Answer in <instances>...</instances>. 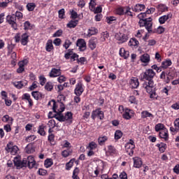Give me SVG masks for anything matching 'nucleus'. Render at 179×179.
<instances>
[{"instance_id": "ea45409f", "label": "nucleus", "mask_w": 179, "mask_h": 179, "mask_svg": "<svg viewBox=\"0 0 179 179\" xmlns=\"http://www.w3.org/2000/svg\"><path fill=\"white\" fill-rule=\"evenodd\" d=\"M122 117L124 120H131V118L134 117V113H123Z\"/></svg>"}, {"instance_id": "9b49d317", "label": "nucleus", "mask_w": 179, "mask_h": 179, "mask_svg": "<svg viewBox=\"0 0 179 179\" xmlns=\"http://www.w3.org/2000/svg\"><path fill=\"white\" fill-rule=\"evenodd\" d=\"M146 9V6L145 4H141V3H137L134 6H131V10L133 12H136L137 13H139V12H142Z\"/></svg>"}, {"instance_id": "412c9836", "label": "nucleus", "mask_w": 179, "mask_h": 179, "mask_svg": "<svg viewBox=\"0 0 179 179\" xmlns=\"http://www.w3.org/2000/svg\"><path fill=\"white\" fill-rule=\"evenodd\" d=\"M79 24V20H71L67 24L66 27L69 29H75Z\"/></svg>"}, {"instance_id": "6e6d98bb", "label": "nucleus", "mask_w": 179, "mask_h": 179, "mask_svg": "<svg viewBox=\"0 0 179 179\" xmlns=\"http://www.w3.org/2000/svg\"><path fill=\"white\" fill-rule=\"evenodd\" d=\"M31 27V23H30V22L26 21L24 23V30H30Z\"/></svg>"}, {"instance_id": "a18cd8bd", "label": "nucleus", "mask_w": 179, "mask_h": 179, "mask_svg": "<svg viewBox=\"0 0 179 179\" xmlns=\"http://www.w3.org/2000/svg\"><path fill=\"white\" fill-rule=\"evenodd\" d=\"M3 122H12L13 121V118L9 117L8 115H4L2 117Z\"/></svg>"}, {"instance_id": "e433bc0d", "label": "nucleus", "mask_w": 179, "mask_h": 179, "mask_svg": "<svg viewBox=\"0 0 179 179\" xmlns=\"http://www.w3.org/2000/svg\"><path fill=\"white\" fill-rule=\"evenodd\" d=\"M131 9H132V7L126 6L124 15H126L127 16H130V17H134V13H131Z\"/></svg>"}, {"instance_id": "f704fd0d", "label": "nucleus", "mask_w": 179, "mask_h": 179, "mask_svg": "<svg viewBox=\"0 0 179 179\" xmlns=\"http://www.w3.org/2000/svg\"><path fill=\"white\" fill-rule=\"evenodd\" d=\"M158 10L159 12H167V10H169V7L164 4H159Z\"/></svg>"}, {"instance_id": "4468645a", "label": "nucleus", "mask_w": 179, "mask_h": 179, "mask_svg": "<svg viewBox=\"0 0 179 179\" xmlns=\"http://www.w3.org/2000/svg\"><path fill=\"white\" fill-rule=\"evenodd\" d=\"M171 17H173V14L171 13L162 15L159 18V23L161 24H164V23H166L169 19H171Z\"/></svg>"}, {"instance_id": "0e129e2a", "label": "nucleus", "mask_w": 179, "mask_h": 179, "mask_svg": "<svg viewBox=\"0 0 179 179\" xmlns=\"http://www.w3.org/2000/svg\"><path fill=\"white\" fill-rule=\"evenodd\" d=\"M52 164L53 163L52 161H51V159H46L45 161V166L47 169H48V167H51Z\"/></svg>"}, {"instance_id": "a211bd4d", "label": "nucleus", "mask_w": 179, "mask_h": 179, "mask_svg": "<svg viewBox=\"0 0 179 179\" xmlns=\"http://www.w3.org/2000/svg\"><path fill=\"white\" fill-rule=\"evenodd\" d=\"M119 54L120 57L124 58V59H127L129 58V51L125 50V48H121L119 50Z\"/></svg>"}, {"instance_id": "393cba45", "label": "nucleus", "mask_w": 179, "mask_h": 179, "mask_svg": "<svg viewBox=\"0 0 179 179\" xmlns=\"http://www.w3.org/2000/svg\"><path fill=\"white\" fill-rule=\"evenodd\" d=\"M27 43H29V35L27 33H24L22 36L21 44L22 45H27Z\"/></svg>"}, {"instance_id": "6ab92c4d", "label": "nucleus", "mask_w": 179, "mask_h": 179, "mask_svg": "<svg viewBox=\"0 0 179 179\" xmlns=\"http://www.w3.org/2000/svg\"><path fill=\"white\" fill-rule=\"evenodd\" d=\"M27 159V164L29 167V169H33L36 164V162H34V157L31 156H29Z\"/></svg>"}, {"instance_id": "0eeeda50", "label": "nucleus", "mask_w": 179, "mask_h": 179, "mask_svg": "<svg viewBox=\"0 0 179 179\" xmlns=\"http://www.w3.org/2000/svg\"><path fill=\"white\" fill-rule=\"evenodd\" d=\"M135 142H134V140L130 139L129 142H128L125 145V150L126 152H128L129 156H132L134 155V149H135Z\"/></svg>"}, {"instance_id": "603ef678", "label": "nucleus", "mask_w": 179, "mask_h": 179, "mask_svg": "<svg viewBox=\"0 0 179 179\" xmlns=\"http://www.w3.org/2000/svg\"><path fill=\"white\" fill-rule=\"evenodd\" d=\"M72 153V150H66L62 151V156H63V157H68V156H69Z\"/></svg>"}, {"instance_id": "7ed1b4c3", "label": "nucleus", "mask_w": 179, "mask_h": 179, "mask_svg": "<svg viewBox=\"0 0 179 179\" xmlns=\"http://www.w3.org/2000/svg\"><path fill=\"white\" fill-rule=\"evenodd\" d=\"M56 118L60 122H64V121H68V120H72V113H66L65 115L62 113H57L55 115L52 113H49L48 118Z\"/></svg>"}, {"instance_id": "423d86ee", "label": "nucleus", "mask_w": 179, "mask_h": 179, "mask_svg": "<svg viewBox=\"0 0 179 179\" xmlns=\"http://www.w3.org/2000/svg\"><path fill=\"white\" fill-rule=\"evenodd\" d=\"M83 92H85V85L82 82H78L76 85L74 94H76V96H82V94H83Z\"/></svg>"}, {"instance_id": "4d7b16f0", "label": "nucleus", "mask_w": 179, "mask_h": 179, "mask_svg": "<svg viewBox=\"0 0 179 179\" xmlns=\"http://www.w3.org/2000/svg\"><path fill=\"white\" fill-rule=\"evenodd\" d=\"M78 58L79 55L76 53H72V55L70 57L71 62H74V61H78Z\"/></svg>"}, {"instance_id": "680f3d73", "label": "nucleus", "mask_w": 179, "mask_h": 179, "mask_svg": "<svg viewBox=\"0 0 179 179\" xmlns=\"http://www.w3.org/2000/svg\"><path fill=\"white\" fill-rule=\"evenodd\" d=\"M87 59L86 57H80V59H77L78 64H80V65H85V62H86Z\"/></svg>"}, {"instance_id": "7c9ffc66", "label": "nucleus", "mask_w": 179, "mask_h": 179, "mask_svg": "<svg viewBox=\"0 0 179 179\" xmlns=\"http://www.w3.org/2000/svg\"><path fill=\"white\" fill-rule=\"evenodd\" d=\"M92 117L93 120H94V118H99V120H103L104 118V113H92Z\"/></svg>"}, {"instance_id": "774afa93", "label": "nucleus", "mask_w": 179, "mask_h": 179, "mask_svg": "<svg viewBox=\"0 0 179 179\" xmlns=\"http://www.w3.org/2000/svg\"><path fill=\"white\" fill-rule=\"evenodd\" d=\"M120 179H128V175H127V173L122 172L119 176Z\"/></svg>"}, {"instance_id": "6e6552de", "label": "nucleus", "mask_w": 179, "mask_h": 179, "mask_svg": "<svg viewBox=\"0 0 179 179\" xmlns=\"http://www.w3.org/2000/svg\"><path fill=\"white\" fill-rule=\"evenodd\" d=\"M6 20L10 24L11 27L14 29V30H17V23H16V17L15 14L8 15L6 17Z\"/></svg>"}, {"instance_id": "f3484780", "label": "nucleus", "mask_w": 179, "mask_h": 179, "mask_svg": "<svg viewBox=\"0 0 179 179\" xmlns=\"http://www.w3.org/2000/svg\"><path fill=\"white\" fill-rule=\"evenodd\" d=\"M56 113H64L65 111V105L62 102H56Z\"/></svg>"}, {"instance_id": "c85d7f7f", "label": "nucleus", "mask_w": 179, "mask_h": 179, "mask_svg": "<svg viewBox=\"0 0 179 179\" xmlns=\"http://www.w3.org/2000/svg\"><path fill=\"white\" fill-rule=\"evenodd\" d=\"M173 62H171V59H168L166 61L162 62V68L164 69H167L168 66H171Z\"/></svg>"}, {"instance_id": "c03bdc74", "label": "nucleus", "mask_w": 179, "mask_h": 179, "mask_svg": "<svg viewBox=\"0 0 179 179\" xmlns=\"http://www.w3.org/2000/svg\"><path fill=\"white\" fill-rule=\"evenodd\" d=\"M80 17V15H78V13L76 11L72 10L71 12V19H73V20H75V19H78Z\"/></svg>"}, {"instance_id": "79ce46f5", "label": "nucleus", "mask_w": 179, "mask_h": 179, "mask_svg": "<svg viewBox=\"0 0 179 179\" xmlns=\"http://www.w3.org/2000/svg\"><path fill=\"white\" fill-rule=\"evenodd\" d=\"M108 37H110V34H108V31L103 32L102 37H101V41H102V43H104V41H106V40L108 38Z\"/></svg>"}, {"instance_id": "4be33fe9", "label": "nucleus", "mask_w": 179, "mask_h": 179, "mask_svg": "<svg viewBox=\"0 0 179 179\" xmlns=\"http://www.w3.org/2000/svg\"><path fill=\"white\" fill-rule=\"evenodd\" d=\"M159 137L164 141H169V134L167 133V129H164L159 131Z\"/></svg>"}, {"instance_id": "cd10ccee", "label": "nucleus", "mask_w": 179, "mask_h": 179, "mask_svg": "<svg viewBox=\"0 0 179 179\" xmlns=\"http://www.w3.org/2000/svg\"><path fill=\"white\" fill-rule=\"evenodd\" d=\"M141 62L148 64L150 62V56L148 54H144L141 57Z\"/></svg>"}, {"instance_id": "052dcab7", "label": "nucleus", "mask_w": 179, "mask_h": 179, "mask_svg": "<svg viewBox=\"0 0 179 179\" xmlns=\"http://www.w3.org/2000/svg\"><path fill=\"white\" fill-rule=\"evenodd\" d=\"M38 83L37 81H34L32 85L29 87V90L32 91L34 90V89H37L38 87Z\"/></svg>"}, {"instance_id": "bb28decb", "label": "nucleus", "mask_w": 179, "mask_h": 179, "mask_svg": "<svg viewBox=\"0 0 179 179\" xmlns=\"http://www.w3.org/2000/svg\"><path fill=\"white\" fill-rule=\"evenodd\" d=\"M31 96L35 99V100H40V99H43V94L38 91L32 92Z\"/></svg>"}, {"instance_id": "13d9d810", "label": "nucleus", "mask_w": 179, "mask_h": 179, "mask_svg": "<svg viewBox=\"0 0 179 179\" xmlns=\"http://www.w3.org/2000/svg\"><path fill=\"white\" fill-rule=\"evenodd\" d=\"M13 147V142H10L7 144V146L6 147V150L9 153L10 150H12V148Z\"/></svg>"}, {"instance_id": "dca6fc26", "label": "nucleus", "mask_w": 179, "mask_h": 179, "mask_svg": "<svg viewBox=\"0 0 179 179\" xmlns=\"http://www.w3.org/2000/svg\"><path fill=\"white\" fill-rule=\"evenodd\" d=\"M128 46L131 47V48H138L139 46V41L135 38H131L128 43Z\"/></svg>"}, {"instance_id": "2f4dec72", "label": "nucleus", "mask_w": 179, "mask_h": 179, "mask_svg": "<svg viewBox=\"0 0 179 179\" xmlns=\"http://www.w3.org/2000/svg\"><path fill=\"white\" fill-rule=\"evenodd\" d=\"M108 140V137L103 136H100L98 138V143L99 145H100L101 146L104 145V143Z\"/></svg>"}, {"instance_id": "39448f33", "label": "nucleus", "mask_w": 179, "mask_h": 179, "mask_svg": "<svg viewBox=\"0 0 179 179\" xmlns=\"http://www.w3.org/2000/svg\"><path fill=\"white\" fill-rule=\"evenodd\" d=\"M14 165L17 167V170L23 169V167H27V159L24 158L22 161L17 157L14 158Z\"/></svg>"}, {"instance_id": "4c0bfd02", "label": "nucleus", "mask_w": 179, "mask_h": 179, "mask_svg": "<svg viewBox=\"0 0 179 179\" xmlns=\"http://www.w3.org/2000/svg\"><path fill=\"white\" fill-rule=\"evenodd\" d=\"M118 111H120V113H129L131 109L124 108V106H119Z\"/></svg>"}, {"instance_id": "864d4df0", "label": "nucleus", "mask_w": 179, "mask_h": 179, "mask_svg": "<svg viewBox=\"0 0 179 179\" xmlns=\"http://www.w3.org/2000/svg\"><path fill=\"white\" fill-rule=\"evenodd\" d=\"M72 54H73V51L72 50H71V49H69L68 50V52H66L64 55L65 59H69V58H71Z\"/></svg>"}, {"instance_id": "f03ea898", "label": "nucleus", "mask_w": 179, "mask_h": 179, "mask_svg": "<svg viewBox=\"0 0 179 179\" xmlns=\"http://www.w3.org/2000/svg\"><path fill=\"white\" fill-rule=\"evenodd\" d=\"M153 19L152 17H148V20H141L139 19L138 26L139 27H145L146 30L149 33V34H152V33H156V31H153Z\"/></svg>"}, {"instance_id": "b1692460", "label": "nucleus", "mask_w": 179, "mask_h": 179, "mask_svg": "<svg viewBox=\"0 0 179 179\" xmlns=\"http://www.w3.org/2000/svg\"><path fill=\"white\" fill-rule=\"evenodd\" d=\"M141 166H142V159L139 157L134 158V166L136 167V169H140Z\"/></svg>"}, {"instance_id": "5701e85b", "label": "nucleus", "mask_w": 179, "mask_h": 179, "mask_svg": "<svg viewBox=\"0 0 179 179\" xmlns=\"http://www.w3.org/2000/svg\"><path fill=\"white\" fill-rule=\"evenodd\" d=\"M126 7L124 6H119L115 9V13L116 15H118L119 16H124L125 15V10Z\"/></svg>"}, {"instance_id": "72a5a7b5", "label": "nucleus", "mask_w": 179, "mask_h": 179, "mask_svg": "<svg viewBox=\"0 0 179 179\" xmlns=\"http://www.w3.org/2000/svg\"><path fill=\"white\" fill-rule=\"evenodd\" d=\"M52 89H54V85H52V83L48 82L45 85V90L48 92H52Z\"/></svg>"}, {"instance_id": "c756f323", "label": "nucleus", "mask_w": 179, "mask_h": 179, "mask_svg": "<svg viewBox=\"0 0 179 179\" xmlns=\"http://www.w3.org/2000/svg\"><path fill=\"white\" fill-rule=\"evenodd\" d=\"M15 44L13 43H8L7 45V55H10L13 52V50H15Z\"/></svg>"}, {"instance_id": "a19ab883", "label": "nucleus", "mask_w": 179, "mask_h": 179, "mask_svg": "<svg viewBox=\"0 0 179 179\" xmlns=\"http://www.w3.org/2000/svg\"><path fill=\"white\" fill-rule=\"evenodd\" d=\"M106 20L108 24H113V22H115V20H117V18L114 16H110L107 17Z\"/></svg>"}, {"instance_id": "aec40b11", "label": "nucleus", "mask_w": 179, "mask_h": 179, "mask_svg": "<svg viewBox=\"0 0 179 179\" xmlns=\"http://www.w3.org/2000/svg\"><path fill=\"white\" fill-rule=\"evenodd\" d=\"M54 50V45H52V40L49 39L48 40L46 45H45V51L48 52H51Z\"/></svg>"}, {"instance_id": "5fc2aeb1", "label": "nucleus", "mask_w": 179, "mask_h": 179, "mask_svg": "<svg viewBox=\"0 0 179 179\" xmlns=\"http://www.w3.org/2000/svg\"><path fill=\"white\" fill-rule=\"evenodd\" d=\"M14 16H15V19L17 17L18 20H20V19H23V13L20 11H16L15 14H14Z\"/></svg>"}, {"instance_id": "e2e57ef3", "label": "nucleus", "mask_w": 179, "mask_h": 179, "mask_svg": "<svg viewBox=\"0 0 179 179\" xmlns=\"http://www.w3.org/2000/svg\"><path fill=\"white\" fill-rule=\"evenodd\" d=\"M166 29L164 27L159 26L157 27L156 33L158 34H163V32L165 31Z\"/></svg>"}, {"instance_id": "a878e982", "label": "nucleus", "mask_w": 179, "mask_h": 179, "mask_svg": "<svg viewBox=\"0 0 179 179\" xmlns=\"http://www.w3.org/2000/svg\"><path fill=\"white\" fill-rule=\"evenodd\" d=\"M99 32V30L96 29L95 27H91L87 31V37H92V36H94L95 34H97Z\"/></svg>"}, {"instance_id": "37998d69", "label": "nucleus", "mask_w": 179, "mask_h": 179, "mask_svg": "<svg viewBox=\"0 0 179 179\" xmlns=\"http://www.w3.org/2000/svg\"><path fill=\"white\" fill-rule=\"evenodd\" d=\"M147 15H148V13H146V11H145V13H141L140 14H138L137 15V17L138 19H141L143 20H148V18H146V17H148Z\"/></svg>"}, {"instance_id": "09e8293b", "label": "nucleus", "mask_w": 179, "mask_h": 179, "mask_svg": "<svg viewBox=\"0 0 179 179\" xmlns=\"http://www.w3.org/2000/svg\"><path fill=\"white\" fill-rule=\"evenodd\" d=\"M39 82L41 86H44V85H45V82H47V78H45L44 76H40Z\"/></svg>"}, {"instance_id": "8fccbe9b", "label": "nucleus", "mask_w": 179, "mask_h": 179, "mask_svg": "<svg viewBox=\"0 0 179 179\" xmlns=\"http://www.w3.org/2000/svg\"><path fill=\"white\" fill-rule=\"evenodd\" d=\"M163 129H164V125L163 124H160L159 123V124H156V126H155V131L157 132H159V131L160 132V131H162Z\"/></svg>"}, {"instance_id": "c9c22d12", "label": "nucleus", "mask_w": 179, "mask_h": 179, "mask_svg": "<svg viewBox=\"0 0 179 179\" xmlns=\"http://www.w3.org/2000/svg\"><path fill=\"white\" fill-rule=\"evenodd\" d=\"M56 103L57 102L54 99H52L48 103V107H52V110H53V113H57V111H55Z\"/></svg>"}, {"instance_id": "9d476101", "label": "nucleus", "mask_w": 179, "mask_h": 179, "mask_svg": "<svg viewBox=\"0 0 179 179\" xmlns=\"http://www.w3.org/2000/svg\"><path fill=\"white\" fill-rule=\"evenodd\" d=\"M76 46L78 47L80 51H85L86 41H85V39L79 38L77 40Z\"/></svg>"}, {"instance_id": "1a4fd4ad", "label": "nucleus", "mask_w": 179, "mask_h": 179, "mask_svg": "<svg viewBox=\"0 0 179 179\" xmlns=\"http://www.w3.org/2000/svg\"><path fill=\"white\" fill-rule=\"evenodd\" d=\"M98 43L99 40H97V38L92 37L88 42L89 48H90V50L93 51V50H95L96 47H97Z\"/></svg>"}, {"instance_id": "2eb2a0df", "label": "nucleus", "mask_w": 179, "mask_h": 179, "mask_svg": "<svg viewBox=\"0 0 179 179\" xmlns=\"http://www.w3.org/2000/svg\"><path fill=\"white\" fill-rule=\"evenodd\" d=\"M12 85L16 89H23L24 86H27V81H15L12 83Z\"/></svg>"}, {"instance_id": "f257e3e1", "label": "nucleus", "mask_w": 179, "mask_h": 179, "mask_svg": "<svg viewBox=\"0 0 179 179\" xmlns=\"http://www.w3.org/2000/svg\"><path fill=\"white\" fill-rule=\"evenodd\" d=\"M156 76V72L153 69H148L141 73V80H144L143 87L150 94V99H157L156 87L153 79Z\"/></svg>"}, {"instance_id": "f8f14e48", "label": "nucleus", "mask_w": 179, "mask_h": 179, "mask_svg": "<svg viewBox=\"0 0 179 179\" xmlns=\"http://www.w3.org/2000/svg\"><path fill=\"white\" fill-rule=\"evenodd\" d=\"M129 83L132 89H138L139 87V80L138 78L132 77L129 81Z\"/></svg>"}, {"instance_id": "49530a36", "label": "nucleus", "mask_w": 179, "mask_h": 179, "mask_svg": "<svg viewBox=\"0 0 179 179\" xmlns=\"http://www.w3.org/2000/svg\"><path fill=\"white\" fill-rule=\"evenodd\" d=\"M122 138V131L120 130H117L115 133V139L118 140Z\"/></svg>"}, {"instance_id": "de8ad7c7", "label": "nucleus", "mask_w": 179, "mask_h": 179, "mask_svg": "<svg viewBox=\"0 0 179 179\" xmlns=\"http://www.w3.org/2000/svg\"><path fill=\"white\" fill-rule=\"evenodd\" d=\"M71 45H72V42H71V40L66 39L63 47H64L66 50H68L69 48L71 47Z\"/></svg>"}, {"instance_id": "69168bd1", "label": "nucleus", "mask_w": 179, "mask_h": 179, "mask_svg": "<svg viewBox=\"0 0 179 179\" xmlns=\"http://www.w3.org/2000/svg\"><path fill=\"white\" fill-rule=\"evenodd\" d=\"M48 125L49 128H55V120H50L48 122Z\"/></svg>"}, {"instance_id": "58836bf2", "label": "nucleus", "mask_w": 179, "mask_h": 179, "mask_svg": "<svg viewBox=\"0 0 179 179\" xmlns=\"http://www.w3.org/2000/svg\"><path fill=\"white\" fill-rule=\"evenodd\" d=\"M157 148L159 149V152L162 153L164 152L166 150V144L164 143H161L160 144H157Z\"/></svg>"}, {"instance_id": "3c124183", "label": "nucleus", "mask_w": 179, "mask_h": 179, "mask_svg": "<svg viewBox=\"0 0 179 179\" xmlns=\"http://www.w3.org/2000/svg\"><path fill=\"white\" fill-rule=\"evenodd\" d=\"M59 13V19H64L65 17V9L62 8L58 11Z\"/></svg>"}, {"instance_id": "bf43d9fd", "label": "nucleus", "mask_w": 179, "mask_h": 179, "mask_svg": "<svg viewBox=\"0 0 179 179\" xmlns=\"http://www.w3.org/2000/svg\"><path fill=\"white\" fill-rule=\"evenodd\" d=\"M17 150H19L17 146L13 145L11 150H10V153H11V155H16V153H17Z\"/></svg>"}, {"instance_id": "ddd939ff", "label": "nucleus", "mask_w": 179, "mask_h": 179, "mask_svg": "<svg viewBox=\"0 0 179 179\" xmlns=\"http://www.w3.org/2000/svg\"><path fill=\"white\" fill-rule=\"evenodd\" d=\"M50 78H57L61 76V69L52 68L49 73Z\"/></svg>"}, {"instance_id": "473e14b6", "label": "nucleus", "mask_w": 179, "mask_h": 179, "mask_svg": "<svg viewBox=\"0 0 179 179\" xmlns=\"http://www.w3.org/2000/svg\"><path fill=\"white\" fill-rule=\"evenodd\" d=\"M26 8L29 12H33L36 9V3H28L26 6Z\"/></svg>"}, {"instance_id": "20e7f679", "label": "nucleus", "mask_w": 179, "mask_h": 179, "mask_svg": "<svg viewBox=\"0 0 179 179\" xmlns=\"http://www.w3.org/2000/svg\"><path fill=\"white\" fill-rule=\"evenodd\" d=\"M115 38L118 41L117 44H124V43H127L129 40V36L127 34L119 32L115 34Z\"/></svg>"}, {"instance_id": "338daca9", "label": "nucleus", "mask_w": 179, "mask_h": 179, "mask_svg": "<svg viewBox=\"0 0 179 179\" xmlns=\"http://www.w3.org/2000/svg\"><path fill=\"white\" fill-rule=\"evenodd\" d=\"M38 134H40V135L44 136L45 135V131H44V126H39V129L38 131Z\"/></svg>"}]
</instances>
